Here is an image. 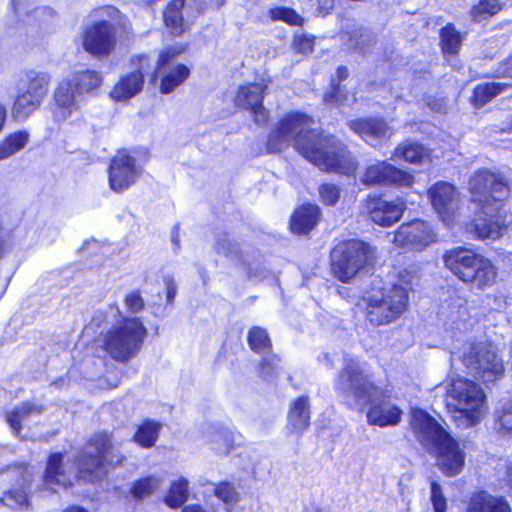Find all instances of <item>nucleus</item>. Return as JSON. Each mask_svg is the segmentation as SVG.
Returning a JSON list of instances; mask_svg holds the SVG:
<instances>
[{
    "instance_id": "45",
    "label": "nucleus",
    "mask_w": 512,
    "mask_h": 512,
    "mask_svg": "<svg viewBox=\"0 0 512 512\" xmlns=\"http://www.w3.org/2000/svg\"><path fill=\"white\" fill-rule=\"evenodd\" d=\"M319 195L325 205L333 206L340 198V188L335 184L325 183L319 187Z\"/></svg>"
},
{
    "instance_id": "17",
    "label": "nucleus",
    "mask_w": 512,
    "mask_h": 512,
    "mask_svg": "<svg viewBox=\"0 0 512 512\" xmlns=\"http://www.w3.org/2000/svg\"><path fill=\"white\" fill-rule=\"evenodd\" d=\"M361 182L366 186L390 184L410 187L414 183V176L386 161H377L366 168Z\"/></svg>"
},
{
    "instance_id": "53",
    "label": "nucleus",
    "mask_w": 512,
    "mask_h": 512,
    "mask_svg": "<svg viewBox=\"0 0 512 512\" xmlns=\"http://www.w3.org/2000/svg\"><path fill=\"white\" fill-rule=\"evenodd\" d=\"M183 512H207V511L200 505H188L183 508Z\"/></svg>"
},
{
    "instance_id": "42",
    "label": "nucleus",
    "mask_w": 512,
    "mask_h": 512,
    "mask_svg": "<svg viewBox=\"0 0 512 512\" xmlns=\"http://www.w3.org/2000/svg\"><path fill=\"white\" fill-rule=\"evenodd\" d=\"M214 249L217 254L224 255L233 261L240 260L238 245L233 242L226 234L218 236Z\"/></svg>"
},
{
    "instance_id": "41",
    "label": "nucleus",
    "mask_w": 512,
    "mask_h": 512,
    "mask_svg": "<svg viewBox=\"0 0 512 512\" xmlns=\"http://www.w3.org/2000/svg\"><path fill=\"white\" fill-rule=\"evenodd\" d=\"M215 495L226 505V510L229 512L240 501V495L235 487L226 482L216 487Z\"/></svg>"
},
{
    "instance_id": "61",
    "label": "nucleus",
    "mask_w": 512,
    "mask_h": 512,
    "mask_svg": "<svg viewBox=\"0 0 512 512\" xmlns=\"http://www.w3.org/2000/svg\"><path fill=\"white\" fill-rule=\"evenodd\" d=\"M4 255H5V248L3 246V243L0 241V260L3 258Z\"/></svg>"
},
{
    "instance_id": "8",
    "label": "nucleus",
    "mask_w": 512,
    "mask_h": 512,
    "mask_svg": "<svg viewBox=\"0 0 512 512\" xmlns=\"http://www.w3.org/2000/svg\"><path fill=\"white\" fill-rule=\"evenodd\" d=\"M445 266L461 281L478 289L494 284L496 268L492 262L472 250L457 247L447 251L443 256Z\"/></svg>"
},
{
    "instance_id": "12",
    "label": "nucleus",
    "mask_w": 512,
    "mask_h": 512,
    "mask_svg": "<svg viewBox=\"0 0 512 512\" xmlns=\"http://www.w3.org/2000/svg\"><path fill=\"white\" fill-rule=\"evenodd\" d=\"M131 34V25L126 18L119 19L117 26L106 20L94 21L82 34V45L86 52L97 58L112 54L117 43V30Z\"/></svg>"
},
{
    "instance_id": "30",
    "label": "nucleus",
    "mask_w": 512,
    "mask_h": 512,
    "mask_svg": "<svg viewBox=\"0 0 512 512\" xmlns=\"http://www.w3.org/2000/svg\"><path fill=\"white\" fill-rule=\"evenodd\" d=\"M42 99L26 92L19 87L16 99L13 105V117L17 121L25 120L32 114L42 103Z\"/></svg>"
},
{
    "instance_id": "55",
    "label": "nucleus",
    "mask_w": 512,
    "mask_h": 512,
    "mask_svg": "<svg viewBox=\"0 0 512 512\" xmlns=\"http://www.w3.org/2000/svg\"><path fill=\"white\" fill-rule=\"evenodd\" d=\"M103 10L111 18H114V17H116L119 14L118 9H116L113 6H106V7L103 8Z\"/></svg>"
},
{
    "instance_id": "27",
    "label": "nucleus",
    "mask_w": 512,
    "mask_h": 512,
    "mask_svg": "<svg viewBox=\"0 0 512 512\" xmlns=\"http://www.w3.org/2000/svg\"><path fill=\"white\" fill-rule=\"evenodd\" d=\"M319 214L317 205L306 204L299 207L291 218V230L298 235L307 234L316 226Z\"/></svg>"
},
{
    "instance_id": "2",
    "label": "nucleus",
    "mask_w": 512,
    "mask_h": 512,
    "mask_svg": "<svg viewBox=\"0 0 512 512\" xmlns=\"http://www.w3.org/2000/svg\"><path fill=\"white\" fill-rule=\"evenodd\" d=\"M124 456L115 448L107 433L95 435L86 444L77 461L78 473L75 474L69 463L63 462L61 453H53L47 461L44 473V486L53 492L59 488L72 486L76 476L86 481H94L105 473L106 466L120 464Z\"/></svg>"
},
{
    "instance_id": "44",
    "label": "nucleus",
    "mask_w": 512,
    "mask_h": 512,
    "mask_svg": "<svg viewBox=\"0 0 512 512\" xmlns=\"http://www.w3.org/2000/svg\"><path fill=\"white\" fill-rule=\"evenodd\" d=\"M280 367V359L276 355H268L264 357L260 364V376L265 381H271L276 375Z\"/></svg>"
},
{
    "instance_id": "51",
    "label": "nucleus",
    "mask_w": 512,
    "mask_h": 512,
    "mask_svg": "<svg viewBox=\"0 0 512 512\" xmlns=\"http://www.w3.org/2000/svg\"><path fill=\"white\" fill-rule=\"evenodd\" d=\"M326 103H341L344 100L340 86L333 87V91L324 97Z\"/></svg>"
},
{
    "instance_id": "15",
    "label": "nucleus",
    "mask_w": 512,
    "mask_h": 512,
    "mask_svg": "<svg viewBox=\"0 0 512 512\" xmlns=\"http://www.w3.org/2000/svg\"><path fill=\"white\" fill-rule=\"evenodd\" d=\"M179 53V51L167 50L159 56L153 78L157 75L161 78L160 92L162 94L173 92L189 77L190 70L186 65L172 62Z\"/></svg>"
},
{
    "instance_id": "25",
    "label": "nucleus",
    "mask_w": 512,
    "mask_h": 512,
    "mask_svg": "<svg viewBox=\"0 0 512 512\" xmlns=\"http://www.w3.org/2000/svg\"><path fill=\"white\" fill-rule=\"evenodd\" d=\"M467 512H511V508L504 497L480 491L471 497Z\"/></svg>"
},
{
    "instance_id": "16",
    "label": "nucleus",
    "mask_w": 512,
    "mask_h": 512,
    "mask_svg": "<svg viewBox=\"0 0 512 512\" xmlns=\"http://www.w3.org/2000/svg\"><path fill=\"white\" fill-rule=\"evenodd\" d=\"M428 196L441 220L447 225L452 223L460 205V196L456 188L448 182L439 181L428 190Z\"/></svg>"
},
{
    "instance_id": "38",
    "label": "nucleus",
    "mask_w": 512,
    "mask_h": 512,
    "mask_svg": "<svg viewBox=\"0 0 512 512\" xmlns=\"http://www.w3.org/2000/svg\"><path fill=\"white\" fill-rule=\"evenodd\" d=\"M188 499V481L181 478L173 482L164 498V502L170 508L182 506Z\"/></svg>"
},
{
    "instance_id": "11",
    "label": "nucleus",
    "mask_w": 512,
    "mask_h": 512,
    "mask_svg": "<svg viewBox=\"0 0 512 512\" xmlns=\"http://www.w3.org/2000/svg\"><path fill=\"white\" fill-rule=\"evenodd\" d=\"M331 258L334 276L348 282L373 261L374 249L361 240L351 239L340 243Z\"/></svg>"
},
{
    "instance_id": "52",
    "label": "nucleus",
    "mask_w": 512,
    "mask_h": 512,
    "mask_svg": "<svg viewBox=\"0 0 512 512\" xmlns=\"http://www.w3.org/2000/svg\"><path fill=\"white\" fill-rule=\"evenodd\" d=\"M166 289H167V301L171 303L173 301L174 297L176 296V292H177V286L172 279L166 280Z\"/></svg>"
},
{
    "instance_id": "56",
    "label": "nucleus",
    "mask_w": 512,
    "mask_h": 512,
    "mask_svg": "<svg viewBox=\"0 0 512 512\" xmlns=\"http://www.w3.org/2000/svg\"><path fill=\"white\" fill-rule=\"evenodd\" d=\"M337 74H338L339 80H344L348 77V70L346 67H339L337 69Z\"/></svg>"
},
{
    "instance_id": "1",
    "label": "nucleus",
    "mask_w": 512,
    "mask_h": 512,
    "mask_svg": "<svg viewBox=\"0 0 512 512\" xmlns=\"http://www.w3.org/2000/svg\"><path fill=\"white\" fill-rule=\"evenodd\" d=\"M313 124V119L304 113L286 114L268 137V151L280 152L292 145L322 171L354 174L358 164L345 145L334 136L312 129Z\"/></svg>"
},
{
    "instance_id": "35",
    "label": "nucleus",
    "mask_w": 512,
    "mask_h": 512,
    "mask_svg": "<svg viewBox=\"0 0 512 512\" xmlns=\"http://www.w3.org/2000/svg\"><path fill=\"white\" fill-rule=\"evenodd\" d=\"M161 423L153 420H145L134 435V441L144 448L152 447L158 438Z\"/></svg>"
},
{
    "instance_id": "28",
    "label": "nucleus",
    "mask_w": 512,
    "mask_h": 512,
    "mask_svg": "<svg viewBox=\"0 0 512 512\" xmlns=\"http://www.w3.org/2000/svg\"><path fill=\"white\" fill-rule=\"evenodd\" d=\"M206 437L211 448L220 455L228 454L233 448V433L227 428L210 426L207 428Z\"/></svg>"
},
{
    "instance_id": "19",
    "label": "nucleus",
    "mask_w": 512,
    "mask_h": 512,
    "mask_svg": "<svg viewBox=\"0 0 512 512\" xmlns=\"http://www.w3.org/2000/svg\"><path fill=\"white\" fill-rule=\"evenodd\" d=\"M365 208L375 224L388 227L400 220L406 209V203L399 198L387 201L381 197H369L366 200Z\"/></svg>"
},
{
    "instance_id": "39",
    "label": "nucleus",
    "mask_w": 512,
    "mask_h": 512,
    "mask_svg": "<svg viewBox=\"0 0 512 512\" xmlns=\"http://www.w3.org/2000/svg\"><path fill=\"white\" fill-rule=\"evenodd\" d=\"M442 50L445 55H455L458 53L462 37L452 25H447L441 29L440 32Z\"/></svg>"
},
{
    "instance_id": "7",
    "label": "nucleus",
    "mask_w": 512,
    "mask_h": 512,
    "mask_svg": "<svg viewBox=\"0 0 512 512\" xmlns=\"http://www.w3.org/2000/svg\"><path fill=\"white\" fill-rule=\"evenodd\" d=\"M485 394L473 381L457 378L447 389L446 407L460 428L479 424L486 414Z\"/></svg>"
},
{
    "instance_id": "40",
    "label": "nucleus",
    "mask_w": 512,
    "mask_h": 512,
    "mask_svg": "<svg viewBox=\"0 0 512 512\" xmlns=\"http://www.w3.org/2000/svg\"><path fill=\"white\" fill-rule=\"evenodd\" d=\"M162 484V478L156 476H148L135 482L131 488V494L136 499H142L158 490Z\"/></svg>"
},
{
    "instance_id": "24",
    "label": "nucleus",
    "mask_w": 512,
    "mask_h": 512,
    "mask_svg": "<svg viewBox=\"0 0 512 512\" xmlns=\"http://www.w3.org/2000/svg\"><path fill=\"white\" fill-rule=\"evenodd\" d=\"M350 128L371 146H376L379 141L392 134L386 122L378 118L352 121Z\"/></svg>"
},
{
    "instance_id": "3",
    "label": "nucleus",
    "mask_w": 512,
    "mask_h": 512,
    "mask_svg": "<svg viewBox=\"0 0 512 512\" xmlns=\"http://www.w3.org/2000/svg\"><path fill=\"white\" fill-rule=\"evenodd\" d=\"M365 366L356 358L345 356L344 366L335 382L336 391L350 407L362 409L367 404H371L367 413L370 425L380 427L397 425L401 421L402 410L386 400L373 403L378 389L366 374Z\"/></svg>"
},
{
    "instance_id": "10",
    "label": "nucleus",
    "mask_w": 512,
    "mask_h": 512,
    "mask_svg": "<svg viewBox=\"0 0 512 512\" xmlns=\"http://www.w3.org/2000/svg\"><path fill=\"white\" fill-rule=\"evenodd\" d=\"M460 359L468 374L484 384L495 383L504 376L503 358L492 343H468Z\"/></svg>"
},
{
    "instance_id": "31",
    "label": "nucleus",
    "mask_w": 512,
    "mask_h": 512,
    "mask_svg": "<svg viewBox=\"0 0 512 512\" xmlns=\"http://www.w3.org/2000/svg\"><path fill=\"white\" fill-rule=\"evenodd\" d=\"M67 77L75 86L79 95L91 92L102 83L101 74L95 70L76 71Z\"/></svg>"
},
{
    "instance_id": "29",
    "label": "nucleus",
    "mask_w": 512,
    "mask_h": 512,
    "mask_svg": "<svg viewBox=\"0 0 512 512\" xmlns=\"http://www.w3.org/2000/svg\"><path fill=\"white\" fill-rule=\"evenodd\" d=\"M50 81L51 76L47 72L32 70L26 74L20 88L43 100L48 93Z\"/></svg>"
},
{
    "instance_id": "37",
    "label": "nucleus",
    "mask_w": 512,
    "mask_h": 512,
    "mask_svg": "<svg viewBox=\"0 0 512 512\" xmlns=\"http://www.w3.org/2000/svg\"><path fill=\"white\" fill-rule=\"evenodd\" d=\"M248 344L250 348L260 354L268 355L271 350V340L267 331L262 327H252L248 332Z\"/></svg>"
},
{
    "instance_id": "20",
    "label": "nucleus",
    "mask_w": 512,
    "mask_h": 512,
    "mask_svg": "<svg viewBox=\"0 0 512 512\" xmlns=\"http://www.w3.org/2000/svg\"><path fill=\"white\" fill-rule=\"evenodd\" d=\"M265 88L266 85L263 83H250L241 86L234 99L238 107L251 112L258 125L266 123L269 118L268 110L262 105Z\"/></svg>"
},
{
    "instance_id": "26",
    "label": "nucleus",
    "mask_w": 512,
    "mask_h": 512,
    "mask_svg": "<svg viewBox=\"0 0 512 512\" xmlns=\"http://www.w3.org/2000/svg\"><path fill=\"white\" fill-rule=\"evenodd\" d=\"M310 405L307 396H300L291 402L288 412V429L293 433H302L309 426Z\"/></svg>"
},
{
    "instance_id": "5",
    "label": "nucleus",
    "mask_w": 512,
    "mask_h": 512,
    "mask_svg": "<svg viewBox=\"0 0 512 512\" xmlns=\"http://www.w3.org/2000/svg\"><path fill=\"white\" fill-rule=\"evenodd\" d=\"M410 426L418 441L437 456L438 465L447 476L459 474L465 454L451 435L425 410L412 409Z\"/></svg>"
},
{
    "instance_id": "46",
    "label": "nucleus",
    "mask_w": 512,
    "mask_h": 512,
    "mask_svg": "<svg viewBox=\"0 0 512 512\" xmlns=\"http://www.w3.org/2000/svg\"><path fill=\"white\" fill-rule=\"evenodd\" d=\"M271 18L274 20H282L292 25H299L302 18L292 9L281 7L271 10Z\"/></svg>"
},
{
    "instance_id": "6",
    "label": "nucleus",
    "mask_w": 512,
    "mask_h": 512,
    "mask_svg": "<svg viewBox=\"0 0 512 512\" xmlns=\"http://www.w3.org/2000/svg\"><path fill=\"white\" fill-rule=\"evenodd\" d=\"M399 283L373 288L366 293L367 320L375 326L385 325L398 319L407 309L409 286L413 284L414 274L410 270L398 273Z\"/></svg>"
},
{
    "instance_id": "54",
    "label": "nucleus",
    "mask_w": 512,
    "mask_h": 512,
    "mask_svg": "<svg viewBox=\"0 0 512 512\" xmlns=\"http://www.w3.org/2000/svg\"><path fill=\"white\" fill-rule=\"evenodd\" d=\"M320 362H323L325 366L329 369L334 367L333 361L328 353H324L322 358L319 359Z\"/></svg>"
},
{
    "instance_id": "33",
    "label": "nucleus",
    "mask_w": 512,
    "mask_h": 512,
    "mask_svg": "<svg viewBox=\"0 0 512 512\" xmlns=\"http://www.w3.org/2000/svg\"><path fill=\"white\" fill-rule=\"evenodd\" d=\"M511 85L501 82L484 83L474 89L473 100L477 107H482L497 95L510 88Z\"/></svg>"
},
{
    "instance_id": "14",
    "label": "nucleus",
    "mask_w": 512,
    "mask_h": 512,
    "mask_svg": "<svg viewBox=\"0 0 512 512\" xmlns=\"http://www.w3.org/2000/svg\"><path fill=\"white\" fill-rule=\"evenodd\" d=\"M141 173L142 167L136 159L125 151H119L109 166V186L114 192L121 193L135 184Z\"/></svg>"
},
{
    "instance_id": "59",
    "label": "nucleus",
    "mask_w": 512,
    "mask_h": 512,
    "mask_svg": "<svg viewBox=\"0 0 512 512\" xmlns=\"http://www.w3.org/2000/svg\"><path fill=\"white\" fill-rule=\"evenodd\" d=\"M507 481L509 485L512 487V464H510L507 468Z\"/></svg>"
},
{
    "instance_id": "50",
    "label": "nucleus",
    "mask_w": 512,
    "mask_h": 512,
    "mask_svg": "<svg viewBox=\"0 0 512 512\" xmlns=\"http://www.w3.org/2000/svg\"><path fill=\"white\" fill-rule=\"evenodd\" d=\"M476 10L480 14L493 15L499 10L498 0H481L476 6Z\"/></svg>"
},
{
    "instance_id": "43",
    "label": "nucleus",
    "mask_w": 512,
    "mask_h": 512,
    "mask_svg": "<svg viewBox=\"0 0 512 512\" xmlns=\"http://www.w3.org/2000/svg\"><path fill=\"white\" fill-rule=\"evenodd\" d=\"M495 416L498 429L512 433V400L504 402L496 411Z\"/></svg>"
},
{
    "instance_id": "34",
    "label": "nucleus",
    "mask_w": 512,
    "mask_h": 512,
    "mask_svg": "<svg viewBox=\"0 0 512 512\" xmlns=\"http://www.w3.org/2000/svg\"><path fill=\"white\" fill-rule=\"evenodd\" d=\"M184 4L185 0H172L164 11L165 24L171 32L176 35H179L184 31L183 17L181 13Z\"/></svg>"
},
{
    "instance_id": "36",
    "label": "nucleus",
    "mask_w": 512,
    "mask_h": 512,
    "mask_svg": "<svg viewBox=\"0 0 512 512\" xmlns=\"http://www.w3.org/2000/svg\"><path fill=\"white\" fill-rule=\"evenodd\" d=\"M428 156L425 147L418 143L405 142L397 147L394 153L396 159H404L410 163H420Z\"/></svg>"
},
{
    "instance_id": "9",
    "label": "nucleus",
    "mask_w": 512,
    "mask_h": 512,
    "mask_svg": "<svg viewBox=\"0 0 512 512\" xmlns=\"http://www.w3.org/2000/svg\"><path fill=\"white\" fill-rule=\"evenodd\" d=\"M146 335L139 318H126L104 334L103 349L113 360L126 363L138 355Z\"/></svg>"
},
{
    "instance_id": "60",
    "label": "nucleus",
    "mask_w": 512,
    "mask_h": 512,
    "mask_svg": "<svg viewBox=\"0 0 512 512\" xmlns=\"http://www.w3.org/2000/svg\"><path fill=\"white\" fill-rule=\"evenodd\" d=\"M319 3L325 6L326 8H330L333 6V0H319Z\"/></svg>"
},
{
    "instance_id": "18",
    "label": "nucleus",
    "mask_w": 512,
    "mask_h": 512,
    "mask_svg": "<svg viewBox=\"0 0 512 512\" xmlns=\"http://www.w3.org/2000/svg\"><path fill=\"white\" fill-rule=\"evenodd\" d=\"M136 61V69L122 76L110 91L113 100L126 101L142 90L144 75L151 69V63L146 55L137 56Z\"/></svg>"
},
{
    "instance_id": "4",
    "label": "nucleus",
    "mask_w": 512,
    "mask_h": 512,
    "mask_svg": "<svg viewBox=\"0 0 512 512\" xmlns=\"http://www.w3.org/2000/svg\"><path fill=\"white\" fill-rule=\"evenodd\" d=\"M471 201L478 212L469 231L479 239H498L506 229L502 203L509 195L506 181L500 174L487 169L476 171L469 181Z\"/></svg>"
},
{
    "instance_id": "57",
    "label": "nucleus",
    "mask_w": 512,
    "mask_h": 512,
    "mask_svg": "<svg viewBox=\"0 0 512 512\" xmlns=\"http://www.w3.org/2000/svg\"><path fill=\"white\" fill-rule=\"evenodd\" d=\"M14 10L19 15L24 9L21 6V0H12Z\"/></svg>"
},
{
    "instance_id": "48",
    "label": "nucleus",
    "mask_w": 512,
    "mask_h": 512,
    "mask_svg": "<svg viewBox=\"0 0 512 512\" xmlns=\"http://www.w3.org/2000/svg\"><path fill=\"white\" fill-rule=\"evenodd\" d=\"M431 500L435 512H445L446 500L443 496L441 486L435 481L431 483Z\"/></svg>"
},
{
    "instance_id": "63",
    "label": "nucleus",
    "mask_w": 512,
    "mask_h": 512,
    "mask_svg": "<svg viewBox=\"0 0 512 512\" xmlns=\"http://www.w3.org/2000/svg\"><path fill=\"white\" fill-rule=\"evenodd\" d=\"M173 242H174L177 246H179V244H178V239H177L176 237H173Z\"/></svg>"
},
{
    "instance_id": "49",
    "label": "nucleus",
    "mask_w": 512,
    "mask_h": 512,
    "mask_svg": "<svg viewBox=\"0 0 512 512\" xmlns=\"http://www.w3.org/2000/svg\"><path fill=\"white\" fill-rule=\"evenodd\" d=\"M125 307L132 314H137L144 308V301L139 292H131L125 297Z\"/></svg>"
},
{
    "instance_id": "21",
    "label": "nucleus",
    "mask_w": 512,
    "mask_h": 512,
    "mask_svg": "<svg viewBox=\"0 0 512 512\" xmlns=\"http://www.w3.org/2000/svg\"><path fill=\"white\" fill-rule=\"evenodd\" d=\"M15 474L21 477V483L18 488H12L4 493L0 498V504L14 511H26L31 506V496L29 487L32 482V476L28 468L23 465L16 466L13 470Z\"/></svg>"
},
{
    "instance_id": "47",
    "label": "nucleus",
    "mask_w": 512,
    "mask_h": 512,
    "mask_svg": "<svg viewBox=\"0 0 512 512\" xmlns=\"http://www.w3.org/2000/svg\"><path fill=\"white\" fill-rule=\"evenodd\" d=\"M293 46L297 52L308 54L313 51L314 37L305 34H297L294 37Z\"/></svg>"
},
{
    "instance_id": "64",
    "label": "nucleus",
    "mask_w": 512,
    "mask_h": 512,
    "mask_svg": "<svg viewBox=\"0 0 512 512\" xmlns=\"http://www.w3.org/2000/svg\"><path fill=\"white\" fill-rule=\"evenodd\" d=\"M91 244H92V243H86V244H85V247H83V249L88 248Z\"/></svg>"
},
{
    "instance_id": "22",
    "label": "nucleus",
    "mask_w": 512,
    "mask_h": 512,
    "mask_svg": "<svg viewBox=\"0 0 512 512\" xmlns=\"http://www.w3.org/2000/svg\"><path fill=\"white\" fill-rule=\"evenodd\" d=\"M80 96L70 79L68 77L63 79L54 92L55 104L52 109L54 119L58 122L68 119L78 109Z\"/></svg>"
},
{
    "instance_id": "62",
    "label": "nucleus",
    "mask_w": 512,
    "mask_h": 512,
    "mask_svg": "<svg viewBox=\"0 0 512 512\" xmlns=\"http://www.w3.org/2000/svg\"><path fill=\"white\" fill-rule=\"evenodd\" d=\"M43 12H44V10H43V9H36V10H35V13H36L37 15H38V14H40V13H43Z\"/></svg>"
},
{
    "instance_id": "13",
    "label": "nucleus",
    "mask_w": 512,
    "mask_h": 512,
    "mask_svg": "<svg viewBox=\"0 0 512 512\" xmlns=\"http://www.w3.org/2000/svg\"><path fill=\"white\" fill-rule=\"evenodd\" d=\"M437 241L432 226L423 220L402 224L394 234L393 243L405 251H422Z\"/></svg>"
},
{
    "instance_id": "58",
    "label": "nucleus",
    "mask_w": 512,
    "mask_h": 512,
    "mask_svg": "<svg viewBox=\"0 0 512 512\" xmlns=\"http://www.w3.org/2000/svg\"><path fill=\"white\" fill-rule=\"evenodd\" d=\"M63 512H88V511L79 506H72V507L67 508Z\"/></svg>"
},
{
    "instance_id": "32",
    "label": "nucleus",
    "mask_w": 512,
    "mask_h": 512,
    "mask_svg": "<svg viewBox=\"0 0 512 512\" xmlns=\"http://www.w3.org/2000/svg\"><path fill=\"white\" fill-rule=\"evenodd\" d=\"M29 133L16 131L7 135L0 141V161L9 159L23 150L29 142Z\"/></svg>"
},
{
    "instance_id": "23",
    "label": "nucleus",
    "mask_w": 512,
    "mask_h": 512,
    "mask_svg": "<svg viewBox=\"0 0 512 512\" xmlns=\"http://www.w3.org/2000/svg\"><path fill=\"white\" fill-rule=\"evenodd\" d=\"M45 412V406L36 400H27L5 413V419L15 436H19L23 423L33 416H39Z\"/></svg>"
}]
</instances>
